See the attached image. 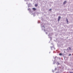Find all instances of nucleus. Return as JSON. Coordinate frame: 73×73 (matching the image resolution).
<instances>
[{
    "mask_svg": "<svg viewBox=\"0 0 73 73\" xmlns=\"http://www.w3.org/2000/svg\"><path fill=\"white\" fill-rule=\"evenodd\" d=\"M51 10H52V9H50L49 10V11H51Z\"/></svg>",
    "mask_w": 73,
    "mask_h": 73,
    "instance_id": "1a4fd4ad",
    "label": "nucleus"
},
{
    "mask_svg": "<svg viewBox=\"0 0 73 73\" xmlns=\"http://www.w3.org/2000/svg\"><path fill=\"white\" fill-rule=\"evenodd\" d=\"M38 6V5L37 4H35V7H37Z\"/></svg>",
    "mask_w": 73,
    "mask_h": 73,
    "instance_id": "20e7f679",
    "label": "nucleus"
},
{
    "mask_svg": "<svg viewBox=\"0 0 73 73\" xmlns=\"http://www.w3.org/2000/svg\"><path fill=\"white\" fill-rule=\"evenodd\" d=\"M67 3V1H65L63 2V4H66V3Z\"/></svg>",
    "mask_w": 73,
    "mask_h": 73,
    "instance_id": "f03ea898",
    "label": "nucleus"
},
{
    "mask_svg": "<svg viewBox=\"0 0 73 73\" xmlns=\"http://www.w3.org/2000/svg\"><path fill=\"white\" fill-rule=\"evenodd\" d=\"M69 55H70V56H71V54H70Z\"/></svg>",
    "mask_w": 73,
    "mask_h": 73,
    "instance_id": "9d476101",
    "label": "nucleus"
},
{
    "mask_svg": "<svg viewBox=\"0 0 73 73\" xmlns=\"http://www.w3.org/2000/svg\"><path fill=\"white\" fill-rule=\"evenodd\" d=\"M66 20L67 23H68V19H66Z\"/></svg>",
    "mask_w": 73,
    "mask_h": 73,
    "instance_id": "0eeeda50",
    "label": "nucleus"
},
{
    "mask_svg": "<svg viewBox=\"0 0 73 73\" xmlns=\"http://www.w3.org/2000/svg\"><path fill=\"white\" fill-rule=\"evenodd\" d=\"M28 11H29L30 12H31V9H28Z\"/></svg>",
    "mask_w": 73,
    "mask_h": 73,
    "instance_id": "39448f33",
    "label": "nucleus"
},
{
    "mask_svg": "<svg viewBox=\"0 0 73 73\" xmlns=\"http://www.w3.org/2000/svg\"><path fill=\"white\" fill-rule=\"evenodd\" d=\"M33 9L34 10V11H36V9L35 8H33Z\"/></svg>",
    "mask_w": 73,
    "mask_h": 73,
    "instance_id": "7ed1b4c3",
    "label": "nucleus"
},
{
    "mask_svg": "<svg viewBox=\"0 0 73 73\" xmlns=\"http://www.w3.org/2000/svg\"><path fill=\"white\" fill-rule=\"evenodd\" d=\"M59 54V55H60V56H61V55H62V53Z\"/></svg>",
    "mask_w": 73,
    "mask_h": 73,
    "instance_id": "423d86ee",
    "label": "nucleus"
},
{
    "mask_svg": "<svg viewBox=\"0 0 73 73\" xmlns=\"http://www.w3.org/2000/svg\"><path fill=\"white\" fill-rule=\"evenodd\" d=\"M70 73H73V72H70Z\"/></svg>",
    "mask_w": 73,
    "mask_h": 73,
    "instance_id": "6e6552de",
    "label": "nucleus"
},
{
    "mask_svg": "<svg viewBox=\"0 0 73 73\" xmlns=\"http://www.w3.org/2000/svg\"><path fill=\"white\" fill-rule=\"evenodd\" d=\"M60 19H61V17H60V16H59L58 18V21H60Z\"/></svg>",
    "mask_w": 73,
    "mask_h": 73,
    "instance_id": "f257e3e1",
    "label": "nucleus"
}]
</instances>
